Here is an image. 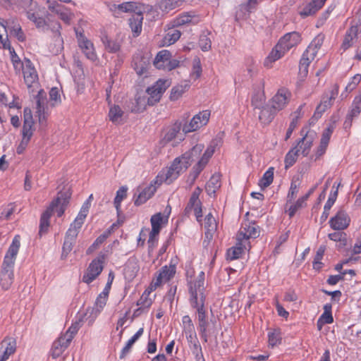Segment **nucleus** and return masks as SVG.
Listing matches in <instances>:
<instances>
[{
    "mask_svg": "<svg viewBox=\"0 0 361 361\" xmlns=\"http://www.w3.org/2000/svg\"><path fill=\"white\" fill-rule=\"evenodd\" d=\"M302 138L298 141L297 145L293 147L298 150L300 154L307 157L311 150L313 142L317 137V133L309 127H303L300 130Z\"/></svg>",
    "mask_w": 361,
    "mask_h": 361,
    "instance_id": "nucleus-6",
    "label": "nucleus"
},
{
    "mask_svg": "<svg viewBox=\"0 0 361 361\" xmlns=\"http://www.w3.org/2000/svg\"><path fill=\"white\" fill-rule=\"evenodd\" d=\"M259 114V121L264 125L269 124L274 118L276 111L272 110L271 106H262Z\"/></svg>",
    "mask_w": 361,
    "mask_h": 361,
    "instance_id": "nucleus-41",
    "label": "nucleus"
},
{
    "mask_svg": "<svg viewBox=\"0 0 361 361\" xmlns=\"http://www.w3.org/2000/svg\"><path fill=\"white\" fill-rule=\"evenodd\" d=\"M316 186L312 187L309 191L302 197H299L295 202H292L289 206L287 212L290 218H292L295 213L300 209L307 206V201L310 196L314 192Z\"/></svg>",
    "mask_w": 361,
    "mask_h": 361,
    "instance_id": "nucleus-28",
    "label": "nucleus"
},
{
    "mask_svg": "<svg viewBox=\"0 0 361 361\" xmlns=\"http://www.w3.org/2000/svg\"><path fill=\"white\" fill-rule=\"evenodd\" d=\"M51 214H50L49 210L44 211L40 218L39 223V233H44L47 231L48 228L49 226V219Z\"/></svg>",
    "mask_w": 361,
    "mask_h": 361,
    "instance_id": "nucleus-58",
    "label": "nucleus"
},
{
    "mask_svg": "<svg viewBox=\"0 0 361 361\" xmlns=\"http://www.w3.org/2000/svg\"><path fill=\"white\" fill-rule=\"evenodd\" d=\"M361 112V95L356 96L351 104L350 109L349 110L347 116L350 118L357 117Z\"/></svg>",
    "mask_w": 361,
    "mask_h": 361,
    "instance_id": "nucleus-52",
    "label": "nucleus"
},
{
    "mask_svg": "<svg viewBox=\"0 0 361 361\" xmlns=\"http://www.w3.org/2000/svg\"><path fill=\"white\" fill-rule=\"evenodd\" d=\"M200 21L199 16L195 15L194 13H186L180 15L174 20L176 26H181L185 24H196Z\"/></svg>",
    "mask_w": 361,
    "mask_h": 361,
    "instance_id": "nucleus-42",
    "label": "nucleus"
},
{
    "mask_svg": "<svg viewBox=\"0 0 361 361\" xmlns=\"http://www.w3.org/2000/svg\"><path fill=\"white\" fill-rule=\"evenodd\" d=\"M108 297L109 294L106 291L99 294L94 303V309L97 312L100 313L103 310L106 305Z\"/></svg>",
    "mask_w": 361,
    "mask_h": 361,
    "instance_id": "nucleus-57",
    "label": "nucleus"
},
{
    "mask_svg": "<svg viewBox=\"0 0 361 361\" xmlns=\"http://www.w3.org/2000/svg\"><path fill=\"white\" fill-rule=\"evenodd\" d=\"M361 26V19L360 18H355L350 22V26L346 31L344 36L341 48L346 50L351 47L357 38V33L359 28Z\"/></svg>",
    "mask_w": 361,
    "mask_h": 361,
    "instance_id": "nucleus-18",
    "label": "nucleus"
},
{
    "mask_svg": "<svg viewBox=\"0 0 361 361\" xmlns=\"http://www.w3.org/2000/svg\"><path fill=\"white\" fill-rule=\"evenodd\" d=\"M104 255H102L90 262L82 276L84 283L89 284L99 276L104 269Z\"/></svg>",
    "mask_w": 361,
    "mask_h": 361,
    "instance_id": "nucleus-13",
    "label": "nucleus"
},
{
    "mask_svg": "<svg viewBox=\"0 0 361 361\" xmlns=\"http://www.w3.org/2000/svg\"><path fill=\"white\" fill-rule=\"evenodd\" d=\"M259 227L254 221H244L237 233L236 240H241L247 245L250 246V239L256 238L259 235Z\"/></svg>",
    "mask_w": 361,
    "mask_h": 361,
    "instance_id": "nucleus-9",
    "label": "nucleus"
},
{
    "mask_svg": "<svg viewBox=\"0 0 361 361\" xmlns=\"http://www.w3.org/2000/svg\"><path fill=\"white\" fill-rule=\"evenodd\" d=\"M203 149V145L197 144L195 145L190 150L174 159L173 161H176V165L175 167L178 171L180 174L185 171L191 165V163L200 156Z\"/></svg>",
    "mask_w": 361,
    "mask_h": 361,
    "instance_id": "nucleus-5",
    "label": "nucleus"
},
{
    "mask_svg": "<svg viewBox=\"0 0 361 361\" xmlns=\"http://www.w3.org/2000/svg\"><path fill=\"white\" fill-rule=\"evenodd\" d=\"M324 2L325 1H309L306 4H302L299 8L298 13L303 18L313 15L324 6Z\"/></svg>",
    "mask_w": 361,
    "mask_h": 361,
    "instance_id": "nucleus-32",
    "label": "nucleus"
},
{
    "mask_svg": "<svg viewBox=\"0 0 361 361\" xmlns=\"http://www.w3.org/2000/svg\"><path fill=\"white\" fill-rule=\"evenodd\" d=\"M169 219V216H164L161 212H158L152 216L150 219V222L152 225L151 231H153L154 233L159 232L161 229V225L167 223Z\"/></svg>",
    "mask_w": 361,
    "mask_h": 361,
    "instance_id": "nucleus-44",
    "label": "nucleus"
},
{
    "mask_svg": "<svg viewBox=\"0 0 361 361\" xmlns=\"http://www.w3.org/2000/svg\"><path fill=\"white\" fill-rule=\"evenodd\" d=\"M24 82L27 88H37L39 85V78L37 72L30 59H25V64L21 71Z\"/></svg>",
    "mask_w": 361,
    "mask_h": 361,
    "instance_id": "nucleus-15",
    "label": "nucleus"
},
{
    "mask_svg": "<svg viewBox=\"0 0 361 361\" xmlns=\"http://www.w3.org/2000/svg\"><path fill=\"white\" fill-rule=\"evenodd\" d=\"M69 341H66L63 337L61 336L53 343L52 347L51 349V355L53 358L56 359L61 356L65 350L70 345Z\"/></svg>",
    "mask_w": 361,
    "mask_h": 361,
    "instance_id": "nucleus-37",
    "label": "nucleus"
},
{
    "mask_svg": "<svg viewBox=\"0 0 361 361\" xmlns=\"http://www.w3.org/2000/svg\"><path fill=\"white\" fill-rule=\"evenodd\" d=\"M181 129L183 130L181 122L176 121L166 128L161 142L164 144H166L173 141L180 134Z\"/></svg>",
    "mask_w": 361,
    "mask_h": 361,
    "instance_id": "nucleus-31",
    "label": "nucleus"
},
{
    "mask_svg": "<svg viewBox=\"0 0 361 361\" xmlns=\"http://www.w3.org/2000/svg\"><path fill=\"white\" fill-rule=\"evenodd\" d=\"M79 330V324L75 323L72 324L71 326L68 329V330L63 334L61 335L66 341H69L70 343L78 333Z\"/></svg>",
    "mask_w": 361,
    "mask_h": 361,
    "instance_id": "nucleus-63",
    "label": "nucleus"
},
{
    "mask_svg": "<svg viewBox=\"0 0 361 361\" xmlns=\"http://www.w3.org/2000/svg\"><path fill=\"white\" fill-rule=\"evenodd\" d=\"M70 198L71 195L68 192H59L47 210H49L51 214L56 213L57 216L61 217L69 204Z\"/></svg>",
    "mask_w": 361,
    "mask_h": 361,
    "instance_id": "nucleus-16",
    "label": "nucleus"
},
{
    "mask_svg": "<svg viewBox=\"0 0 361 361\" xmlns=\"http://www.w3.org/2000/svg\"><path fill=\"white\" fill-rule=\"evenodd\" d=\"M221 187V179L219 175H213L207 181L205 189L208 195L215 194L216 190Z\"/></svg>",
    "mask_w": 361,
    "mask_h": 361,
    "instance_id": "nucleus-46",
    "label": "nucleus"
},
{
    "mask_svg": "<svg viewBox=\"0 0 361 361\" xmlns=\"http://www.w3.org/2000/svg\"><path fill=\"white\" fill-rule=\"evenodd\" d=\"M339 91V87L337 84H335L331 91L330 95L326 99H323L321 103L317 106L314 115L317 116H321L322 114L329 108H330L333 104V101L336 98Z\"/></svg>",
    "mask_w": 361,
    "mask_h": 361,
    "instance_id": "nucleus-25",
    "label": "nucleus"
},
{
    "mask_svg": "<svg viewBox=\"0 0 361 361\" xmlns=\"http://www.w3.org/2000/svg\"><path fill=\"white\" fill-rule=\"evenodd\" d=\"M153 290L149 289V286L147 290H145L142 294L140 298L137 302V305L140 306L142 308L145 309L146 311H148L149 307L152 306L153 301L149 298V294Z\"/></svg>",
    "mask_w": 361,
    "mask_h": 361,
    "instance_id": "nucleus-51",
    "label": "nucleus"
},
{
    "mask_svg": "<svg viewBox=\"0 0 361 361\" xmlns=\"http://www.w3.org/2000/svg\"><path fill=\"white\" fill-rule=\"evenodd\" d=\"M350 223V219L348 214L341 210L338 211L336 215L329 220V225L334 230H344L348 227Z\"/></svg>",
    "mask_w": 361,
    "mask_h": 361,
    "instance_id": "nucleus-22",
    "label": "nucleus"
},
{
    "mask_svg": "<svg viewBox=\"0 0 361 361\" xmlns=\"http://www.w3.org/2000/svg\"><path fill=\"white\" fill-rule=\"evenodd\" d=\"M303 107H304V104H301L293 113V118H292L291 121L290 122L288 128L286 131L285 140H288L290 137L293 130L297 127L300 119L303 116V114H304L303 111H302Z\"/></svg>",
    "mask_w": 361,
    "mask_h": 361,
    "instance_id": "nucleus-39",
    "label": "nucleus"
},
{
    "mask_svg": "<svg viewBox=\"0 0 361 361\" xmlns=\"http://www.w3.org/2000/svg\"><path fill=\"white\" fill-rule=\"evenodd\" d=\"M48 6L51 13L57 15L66 23H69L73 16L69 9L59 4L58 1H52V4Z\"/></svg>",
    "mask_w": 361,
    "mask_h": 361,
    "instance_id": "nucleus-29",
    "label": "nucleus"
},
{
    "mask_svg": "<svg viewBox=\"0 0 361 361\" xmlns=\"http://www.w3.org/2000/svg\"><path fill=\"white\" fill-rule=\"evenodd\" d=\"M171 58V53L166 49L159 51L153 61L154 66L157 69L165 70L169 63V59Z\"/></svg>",
    "mask_w": 361,
    "mask_h": 361,
    "instance_id": "nucleus-40",
    "label": "nucleus"
},
{
    "mask_svg": "<svg viewBox=\"0 0 361 361\" xmlns=\"http://www.w3.org/2000/svg\"><path fill=\"white\" fill-rule=\"evenodd\" d=\"M176 273V264L173 262V260H171L169 265L162 267L155 275L149 285V289L155 290L162 284L171 280L175 276Z\"/></svg>",
    "mask_w": 361,
    "mask_h": 361,
    "instance_id": "nucleus-7",
    "label": "nucleus"
},
{
    "mask_svg": "<svg viewBox=\"0 0 361 361\" xmlns=\"http://www.w3.org/2000/svg\"><path fill=\"white\" fill-rule=\"evenodd\" d=\"M20 235H16L13 237L4 258L0 272V286L4 290H8L13 283V268L20 247Z\"/></svg>",
    "mask_w": 361,
    "mask_h": 361,
    "instance_id": "nucleus-1",
    "label": "nucleus"
},
{
    "mask_svg": "<svg viewBox=\"0 0 361 361\" xmlns=\"http://www.w3.org/2000/svg\"><path fill=\"white\" fill-rule=\"evenodd\" d=\"M300 41L301 36L300 33L298 32H291L282 37L278 43L283 47V50L287 52L291 48L297 46Z\"/></svg>",
    "mask_w": 361,
    "mask_h": 361,
    "instance_id": "nucleus-27",
    "label": "nucleus"
},
{
    "mask_svg": "<svg viewBox=\"0 0 361 361\" xmlns=\"http://www.w3.org/2000/svg\"><path fill=\"white\" fill-rule=\"evenodd\" d=\"M23 118V126L21 130L22 137L30 140L35 130V121L30 109H24Z\"/></svg>",
    "mask_w": 361,
    "mask_h": 361,
    "instance_id": "nucleus-21",
    "label": "nucleus"
},
{
    "mask_svg": "<svg viewBox=\"0 0 361 361\" xmlns=\"http://www.w3.org/2000/svg\"><path fill=\"white\" fill-rule=\"evenodd\" d=\"M286 51L277 43L271 49L268 56L265 59L264 64L267 67H271L272 63L283 57Z\"/></svg>",
    "mask_w": 361,
    "mask_h": 361,
    "instance_id": "nucleus-38",
    "label": "nucleus"
},
{
    "mask_svg": "<svg viewBox=\"0 0 361 361\" xmlns=\"http://www.w3.org/2000/svg\"><path fill=\"white\" fill-rule=\"evenodd\" d=\"M190 306L197 311V319L198 322L207 319L205 302H198L197 304H190Z\"/></svg>",
    "mask_w": 361,
    "mask_h": 361,
    "instance_id": "nucleus-55",
    "label": "nucleus"
},
{
    "mask_svg": "<svg viewBox=\"0 0 361 361\" xmlns=\"http://www.w3.org/2000/svg\"><path fill=\"white\" fill-rule=\"evenodd\" d=\"M110 234L109 231H106L97 238L92 245L87 249V254H91L106 240Z\"/></svg>",
    "mask_w": 361,
    "mask_h": 361,
    "instance_id": "nucleus-59",
    "label": "nucleus"
},
{
    "mask_svg": "<svg viewBox=\"0 0 361 361\" xmlns=\"http://www.w3.org/2000/svg\"><path fill=\"white\" fill-rule=\"evenodd\" d=\"M139 271V267L135 262H128L123 270L124 277L128 281H132L136 276Z\"/></svg>",
    "mask_w": 361,
    "mask_h": 361,
    "instance_id": "nucleus-47",
    "label": "nucleus"
},
{
    "mask_svg": "<svg viewBox=\"0 0 361 361\" xmlns=\"http://www.w3.org/2000/svg\"><path fill=\"white\" fill-rule=\"evenodd\" d=\"M28 9L26 11L27 18L32 21L35 27L43 32L49 29V24L45 18L48 17L47 11L44 7L40 6L37 1H30Z\"/></svg>",
    "mask_w": 361,
    "mask_h": 361,
    "instance_id": "nucleus-4",
    "label": "nucleus"
},
{
    "mask_svg": "<svg viewBox=\"0 0 361 361\" xmlns=\"http://www.w3.org/2000/svg\"><path fill=\"white\" fill-rule=\"evenodd\" d=\"M128 190V187L126 185H123L120 187L116 191V197L114 200V204L118 212L121 210L122 201L127 197Z\"/></svg>",
    "mask_w": 361,
    "mask_h": 361,
    "instance_id": "nucleus-48",
    "label": "nucleus"
},
{
    "mask_svg": "<svg viewBox=\"0 0 361 361\" xmlns=\"http://www.w3.org/2000/svg\"><path fill=\"white\" fill-rule=\"evenodd\" d=\"M323 309L324 312L321 314L317 322V327L319 331H321L325 324H330L334 322L332 305L331 303H326L324 305Z\"/></svg>",
    "mask_w": 361,
    "mask_h": 361,
    "instance_id": "nucleus-34",
    "label": "nucleus"
},
{
    "mask_svg": "<svg viewBox=\"0 0 361 361\" xmlns=\"http://www.w3.org/2000/svg\"><path fill=\"white\" fill-rule=\"evenodd\" d=\"M193 271H187L186 280L189 293L190 304H197L205 302L204 294V272L201 271L197 276L192 275Z\"/></svg>",
    "mask_w": 361,
    "mask_h": 361,
    "instance_id": "nucleus-3",
    "label": "nucleus"
},
{
    "mask_svg": "<svg viewBox=\"0 0 361 361\" xmlns=\"http://www.w3.org/2000/svg\"><path fill=\"white\" fill-rule=\"evenodd\" d=\"M316 54L314 52H311L310 50L306 49L302 55L300 60L299 64V73L300 75L306 76L308 73V68L310 63L316 57Z\"/></svg>",
    "mask_w": 361,
    "mask_h": 361,
    "instance_id": "nucleus-36",
    "label": "nucleus"
},
{
    "mask_svg": "<svg viewBox=\"0 0 361 361\" xmlns=\"http://www.w3.org/2000/svg\"><path fill=\"white\" fill-rule=\"evenodd\" d=\"M202 65L200 62V59L198 57H195L192 60V71L190 73V78L193 80L198 79L202 74Z\"/></svg>",
    "mask_w": 361,
    "mask_h": 361,
    "instance_id": "nucleus-60",
    "label": "nucleus"
},
{
    "mask_svg": "<svg viewBox=\"0 0 361 361\" xmlns=\"http://www.w3.org/2000/svg\"><path fill=\"white\" fill-rule=\"evenodd\" d=\"M188 342L192 353L195 355L196 361H204L202 347L197 337L195 330L184 334Z\"/></svg>",
    "mask_w": 361,
    "mask_h": 361,
    "instance_id": "nucleus-23",
    "label": "nucleus"
},
{
    "mask_svg": "<svg viewBox=\"0 0 361 361\" xmlns=\"http://www.w3.org/2000/svg\"><path fill=\"white\" fill-rule=\"evenodd\" d=\"M292 98V93L286 87L279 88L276 94L269 100V104L272 110L277 113L284 109L289 104Z\"/></svg>",
    "mask_w": 361,
    "mask_h": 361,
    "instance_id": "nucleus-11",
    "label": "nucleus"
},
{
    "mask_svg": "<svg viewBox=\"0 0 361 361\" xmlns=\"http://www.w3.org/2000/svg\"><path fill=\"white\" fill-rule=\"evenodd\" d=\"M1 348H4V350L2 354L0 355V357L6 361L16 350V339L11 337H6L1 343Z\"/></svg>",
    "mask_w": 361,
    "mask_h": 361,
    "instance_id": "nucleus-35",
    "label": "nucleus"
},
{
    "mask_svg": "<svg viewBox=\"0 0 361 361\" xmlns=\"http://www.w3.org/2000/svg\"><path fill=\"white\" fill-rule=\"evenodd\" d=\"M116 13L115 15L118 17L122 13H134V16L130 18L129 25L133 33L134 37H137L142 32V13L144 11L143 5L140 1H125L119 4L118 7H115Z\"/></svg>",
    "mask_w": 361,
    "mask_h": 361,
    "instance_id": "nucleus-2",
    "label": "nucleus"
},
{
    "mask_svg": "<svg viewBox=\"0 0 361 361\" xmlns=\"http://www.w3.org/2000/svg\"><path fill=\"white\" fill-rule=\"evenodd\" d=\"M156 190L157 188L152 183H151L149 185L145 188L139 186L137 188V191L139 192V194L137 196H134V204L136 206H140L145 203L149 199H150L154 195Z\"/></svg>",
    "mask_w": 361,
    "mask_h": 361,
    "instance_id": "nucleus-24",
    "label": "nucleus"
},
{
    "mask_svg": "<svg viewBox=\"0 0 361 361\" xmlns=\"http://www.w3.org/2000/svg\"><path fill=\"white\" fill-rule=\"evenodd\" d=\"M75 32L78 47L86 58L93 62L97 61L98 56L92 42L88 39L82 32H79L78 30Z\"/></svg>",
    "mask_w": 361,
    "mask_h": 361,
    "instance_id": "nucleus-14",
    "label": "nucleus"
},
{
    "mask_svg": "<svg viewBox=\"0 0 361 361\" xmlns=\"http://www.w3.org/2000/svg\"><path fill=\"white\" fill-rule=\"evenodd\" d=\"M124 111L119 105H112L109 111L108 116L110 121L116 125H120L122 122V118Z\"/></svg>",
    "mask_w": 361,
    "mask_h": 361,
    "instance_id": "nucleus-43",
    "label": "nucleus"
},
{
    "mask_svg": "<svg viewBox=\"0 0 361 361\" xmlns=\"http://www.w3.org/2000/svg\"><path fill=\"white\" fill-rule=\"evenodd\" d=\"M0 104L9 109H20L22 107L21 103L20 102L19 97L15 94L13 95L11 102L8 101L7 95L0 90Z\"/></svg>",
    "mask_w": 361,
    "mask_h": 361,
    "instance_id": "nucleus-45",
    "label": "nucleus"
},
{
    "mask_svg": "<svg viewBox=\"0 0 361 361\" xmlns=\"http://www.w3.org/2000/svg\"><path fill=\"white\" fill-rule=\"evenodd\" d=\"M171 82L169 79H159L152 86L147 89L149 95L147 104L153 106L159 102L166 90L170 87Z\"/></svg>",
    "mask_w": 361,
    "mask_h": 361,
    "instance_id": "nucleus-10",
    "label": "nucleus"
},
{
    "mask_svg": "<svg viewBox=\"0 0 361 361\" xmlns=\"http://www.w3.org/2000/svg\"><path fill=\"white\" fill-rule=\"evenodd\" d=\"M176 161H173L170 166L166 169H162L156 176L154 183L160 185L163 183L171 184L176 180L180 175L175 166Z\"/></svg>",
    "mask_w": 361,
    "mask_h": 361,
    "instance_id": "nucleus-20",
    "label": "nucleus"
},
{
    "mask_svg": "<svg viewBox=\"0 0 361 361\" xmlns=\"http://www.w3.org/2000/svg\"><path fill=\"white\" fill-rule=\"evenodd\" d=\"M150 64V56L141 51L136 52L133 58L132 66L139 76L147 73Z\"/></svg>",
    "mask_w": 361,
    "mask_h": 361,
    "instance_id": "nucleus-17",
    "label": "nucleus"
},
{
    "mask_svg": "<svg viewBox=\"0 0 361 361\" xmlns=\"http://www.w3.org/2000/svg\"><path fill=\"white\" fill-rule=\"evenodd\" d=\"M36 99V116L38 117L39 123H42L46 121L49 115L48 101L47 94L43 90L38 91L35 97Z\"/></svg>",
    "mask_w": 361,
    "mask_h": 361,
    "instance_id": "nucleus-19",
    "label": "nucleus"
},
{
    "mask_svg": "<svg viewBox=\"0 0 361 361\" xmlns=\"http://www.w3.org/2000/svg\"><path fill=\"white\" fill-rule=\"evenodd\" d=\"M202 192V190L200 187L195 188L184 210L186 215H189L193 212L197 221L199 222L202 221V204L200 200Z\"/></svg>",
    "mask_w": 361,
    "mask_h": 361,
    "instance_id": "nucleus-12",
    "label": "nucleus"
},
{
    "mask_svg": "<svg viewBox=\"0 0 361 361\" xmlns=\"http://www.w3.org/2000/svg\"><path fill=\"white\" fill-rule=\"evenodd\" d=\"M299 153L295 148L292 147L286 154L284 159L285 168L288 169L292 166L297 161L299 156Z\"/></svg>",
    "mask_w": 361,
    "mask_h": 361,
    "instance_id": "nucleus-56",
    "label": "nucleus"
},
{
    "mask_svg": "<svg viewBox=\"0 0 361 361\" xmlns=\"http://www.w3.org/2000/svg\"><path fill=\"white\" fill-rule=\"evenodd\" d=\"M211 116L209 110H203L194 115L190 121L183 126L185 134L195 132L207 125Z\"/></svg>",
    "mask_w": 361,
    "mask_h": 361,
    "instance_id": "nucleus-8",
    "label": "nucleus"
},
{
    "mask_svg": "<svg viewBox=\"0 0 361 361\" xmlns=\"http://www.w3.org/2000/svg\"><path fill=\"white\" fill-rule=\"evenodd\" d=\"M186 91V86L176 85L174 86L170 93L169 98L171 101H176L182 97L183 93Z\"/></svg>",
    "mask_w": 361,
    "mask_h": 361,
    "instance_id": "nucleus-64",
    "label": "nucleus"
},
{
    "mask_svg": "<svg viewBox=\"0 0 361 361\" xmlns=\"http://www.w3.org/2000/svg\"><path fill=\"white\" fill-rule=\"evenodd\" d=\"M281 342V332L279 329H274L268 333L269 345L272 348L280 344Z\"/></svg>",
    "mask_w": 361,
    "mask_h": 361,
    "instance_id": "nucleus-61",
    "label": "nucleus"
},
{
    "mask_svg": "<svg viewBox=\"0 0 361 361\" xmlns=\"http://www.w3.org/2000/svg\"><path fill=\"white\" fill-rule=\"evenodd\" d=\"M250 246L247 245L241 240H236L235 245L226 252V259L233 261L240 258L245 250L250 249Z\"/></svg>",
    "mask_w": 361,
    "mask_h": 361,
    "instance_id": "nucleus-33",
    "label": "nucleus"
},
{
    "mask_svg": "<svg viewBox=\"0 0 361 361\" xmlns=\"http://www.w3.org/2000/svg\"><path fill=\"white\" fill-rule=\"evenodd\" d=\"M214 147L212 145H209L198 162L193 166L192 171L195 173V178H197L200 172L204 169L207 163L209 162V159L212 157L214 153Z\"/></svg>",
    "mask_w": 361,
    "mask_h": 361,
    "instance_id": "nucleus-30",
    "label": "nucleus"
},
{
    "mask_svg": "<svg viewBox=\"0 0 361 361\" xmlns=\"http://www.w3.org/2000/svg\"><path fill=\"white\" fill-rule=\"evenodd\" d=\"M257 3V1H247L246 4H241L239 11L236 12V20H238V18H243L246 16L247 13H250L252 10L255 8Z\"/></svg>",
    "mask_w": 361,
    "mask_h": 361,
    "instance_id": "nucleus-53",
    "label": "nucleus"
},
{
    "mask_svg": "<svg viewBox=\"0 0 361 361\" xmlns=\"http://www.w3.org/2000/svg\"><path fill=\"white\" fill-rule=\"evenodd\" d=\"M274 168L269 167L263 174L259 181V185L261 188L264 189L269 186L274 180Z\"/></svg>",
    "mask_w": 361,
    "mask_h": 361,
    "instance_id": "nucleus-50",
    "label": "nucleus"
},
{
    "mask_svg": "<svg viewBox=\"0 0 361 361\" xmlns=\"http://www.w3.org/2000/svg\"><path fill=\"white\" fill-rule=\"evenodd\" d=\"M324 39L325 35L322 33H319L313 39L306 49L310 50L311 52H314V54L317 55L324 43Z\"/></svg>",
    "mask_w": 361,
    "mask_h": 361,
    "instance_id": "nucleus-54",
    "label": "nucleus"
},
{
    "mask_svg": "<svg viewBox=\"0 0 361 361\" xmlns=\"http://www.w3.org/2000/svg\"><path fill=\"white\" fill-rule=\"evenodd\" d=\"M332 133L333 128L331 127H329L323 131L319 145L314 152L315 160L320 159L326 153Z\"/></svg>",
    "mask_w": 361,
    "mask_h": 361,
    "instance_id": "nucleus-26",
    "label": "nucleus"
},
{
    "mask_svg": "<svg viewBox=\"0 0 361 361\" xmlns=\"http://www.w3.org/2000/svg\"><path fill=\"white\" fill-rule=\"evenodd\" d=\"M88 202H84L78 216L75 219L74 221L75 224L82 225L84 224L85 219L87 216L89 212L90 207L88 206Z\"/></svg>",
    "mask_w": 361,
    "mask_h": 361,
    "instance_id": "nucleus-62",
    "label": "nucleus"
},
{
    "mask_svg": "<svg viewBox=\"0 0 361 361\" xmlns=\"http://www.w3.org/2000/svg\"><path fill=\"white\" fill-rule=\"evenodd\" d=\"M204 228L207 230V237H208L209 235L212 237L214 231L216 230L217 223L216 219L211 213L208 214L205 217Z\"/></svg>",
    "mask_w": 361,
    "mask_h": 361,
    "instance_id": "nucleus-49",
    "label": "nucleus"
}]
</instances>
